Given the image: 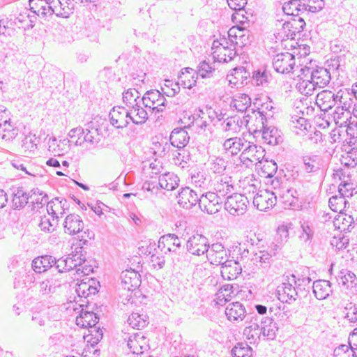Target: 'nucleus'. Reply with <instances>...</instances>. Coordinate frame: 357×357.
Wrapping results in <instances>:
<instances>
[{"label":"nucleus","instance_id":"f257e3e1","mask_svg":"<svg viewBox=\"0 0 357 357\" xmlns=\"http://www.w3.org/2000/svg\"><path fill=\"white\" fill-rule=\"evenodd\" d=\"M299 82L296 86L301 93L311 95L314 87L323 88L329 84L331 77L330 71L324 67L305 66L297 74Z\"/></svg>","mask_w":357,"mask_h":357},{"label":"nucleus","instance_id":"f03ea898","mask_svg":"<svg viewBox=\"0 0 357 357\" xmlns=\"http://www.w3.org/2000/svg\"><path fill=\"white\" fill-rule=\"evenodd\" d=\"M30 10L33 14L46 20L55 14L58 17L61 0H29Z\"/></svg>","mask_w":357,"mask_h":357},{"label":"nucleus","instance_id":"7ed1b4c3","mask_svg":"<svg viewBox=\"0 0 357 357\" xmlns=\"http://www.w3.org/2000/svg\"><path fill=\"white\" fill-rule=\"evenodd\" d=\"M144 106L150 109L152 113L163 112L167 107V100L158 90L146 91L142 98Z\"/></svg>","mask_w":357,"mask_h":357},{"label":"nucleus","instance_id":"20e7f679","mask_svg":"<svg viewBox=\"0 0 357 357\" xmlns=\"http://www.w3.org/2000/svg\"><path fill=\"white\" fill-rule=\"evenodd\" d=\"M273 67L276 72L282 74L295 73L301 66H296L295 56L289 52L278 54L273 59Z\"/></svg>","mask_w":357,"mask_h":357},{"label":"nucleus","instance_id":"39448f33","mask_svg":"<svg viewBox=\"0 0 357 357\" xmlns=\"http://www.w3.org/2000/svg\"><path fill=\"white\" fill-rule=\"evenodd\" d=\"M248 203V199L245 195L234 193L227 197L225 208L229 214L238 216L246 212Z\"/></svg>","mask_w":357,"mask_h":357},{"label":"nucleus","instance_id":"423d86ee","mask_svg":"<svg viewBox=\"0 0 357 357\" xmlns=\"http://www.w3.org/2000/svg\"><path fill=\"white\" fill-rule=\"evenodd\" d=\"M278 299L283 302L291 304L301 296L299 290L291 282L290 277H287L282 283L277 288Z\"/></svg>","mask_w":357,"mask_h":357},{"label":"nucleus","instance_id":"0eeeda50","mask_svg":"<svg viewBox=\"0 0 357 357\" xmlns=\"http://www.w3.org/2000/svg\"><path fill=\"white\" fill-rule=\"evenodd\" d=\"M225 38L222 42L214 41L213 43L212 53L213 59L218 62L227 63L231 61L236 55L235 47H229Z\"/></svg>","mask_w":357,"mask_h":357},{"label":"nucleus","instance_id":"6e6552de","mask_svg":"<svg viewBox=\"0 0 357 357\" xmlns=\"http://www.w3.org/2000/svg\"><path fill=\"white\" fill-rule=\"evenodd\" d=\"M222 204V198H220L215 192H208L199 197V206L202 211L208 214H215L218 212Z\"/></svg>","mask_w":357,"mask_h":357},{"label":"nucleus","instance_id":"1a4fd4ad","mask_svg":"<svg viewBox=\"0 0 357 357\" xmlns=\"http://www.w3.org/2000/svg\"><path fill=\"white\" fill-rule=\"evenodd\" d=\"M206 255L208 261L211 264L222 266L229 260L230 250L226 249L222 243H215L209 246Z\"/></svg>","mask_w":357,"mask_h":357},{"label":"nucleus","instance_id":"9d476101","mask_svg":"<svg viewBox=\"0 0 357 357\" xmlns=\"http://www.w3.org/2000/svg\"><path fill=\"white\" fill-rule=\"evenodd\" d=\"M61 284V281L56 276L47 278L40 281L34 288L35 297L40 299L56 291V289Z\"/></svg>","mask_w":357,"mask_h":357},{"label":"nucleus","instance_id":"9b49d317","mask_svg":"<svg viewBox=\"0 0 357 357\" xmlns=\"http://www.w3.org/2000/svg\"><path fill=\"white\" fill-rule=\"evenodd\" d=\"M126 341L130 352L137 356H145L144 352L149 349L148 340L141 332L130 335Z\"/></svg>","mask_w":357,"mask_h":357},{"label":"nucleus","instance_id":"f8f14e48","mask_svg":"<svg viewBox=\"0 0 357 357\" xmlns=\"http://www.w3.org/2000/svg\"><path fill=\"white\" fill-rule=\"evenodd\" d=\"M248 326L243 330V335L250 344H255L260 340V316L257 314H249L247 317Z\"/></svg>","mask_w":357,"mask_h":357},{"label":"nucleus","instance_id":"ddd939ff","mask_svg":"<svg viewBox=\"0 0 357 357\" xmlns=\"http://www.w3.org/2000/svg\"><path fill=\"white\" fill-rule=\"evenodd\" d=\"M227 34L231 46L243 47L250 42L249 32L245 26L235 25L229 29Z\"/></svg>","mask_w":357,"mask_h":357},{"label":"nucleus","instance_id":"4468645a","mask_svg":"<svg viewBox=\"0 0 357 357\" xmlns=\"http://www.w3.org/2000/svg\"><path fill=\"white\" fill-rule=\"evenodd\" d=\"M129 114L128 109L124 107H114L109 114L111 124L116 128L127 127L130 122H132Z\"/></svg>","mask_w":357,"mask_h":357},{"label":"nucleus","instance_id":"2eb2a0df","mask_svg":"<svg viewBox=\"0 0 357 357\" xmlns=\"http://www.w3.org/2000/svg\"><path fill=\"white\" fill-rule=\"evenodd\" d=\"M277 197L275 194L267 190H259L253 198L254 206L261 211H266L276 203Z\"/></svg>","mask_w":357,"mask_h":357},{"label":"nucleus","instance_id":"dca6fc26","mask_svg":"<svg viewBox=\"0 0 357 357\" xmlns=\"http://www.w3.org/2000/svg\"><path fill=\"white\" fill-rule=\"evenodd\" d=\"M209 246L208 239L201 234L193 235L186 243L187 250L192 255L198 256L206 254Z\"/></svg>","mask_w":357,"mask_h":357},{"label":"nucleus","instance_id":"f3484780","mask_svg":"<svg viewBox=\"0 0 357 357\" xmlns=\"http://www.w3.org/2000/svg\"><path fill=\"white\" fill-rule=\"evenodd\" d=\"M249 116H245L243 118L238 115L229 116L223 120L221 123L222 130L229 132L231 135L238 133L242 127L246 126L249 122Z\"/></svg>","mask_w":357,"mask_h":357},{"label":"nucleus","instance_id":"a211bd4d","mask_svg":"<svg viewBox=\"0 0 357 357\" xmlns=\"http://www.w3.org/2000/svg\"><path fill=\"white\" fill-rule=\"evenodd\" d=\"M264 156V149L261 146H257L252 143L248 142V145L245 146L243 150L240 159L245 163L246 161L251 163H257L261 162Z\"/></svg>","mask_w":357,"mask_h":357},{"label":"nucleus","instance_id":"6ab92c4d","mask_svg":"<svg viewBox=\"0 0 357 357\" xmlns=\"http://www.w3.org/2000/svg\"><path fill=\"white\" fill-rule=\"evenodd\" d=\"M140 275L134 270H126L121 274V286L124 290L133 291L141 284Z\"/></svg>","mask_w":357,"mask_h":357},{"label":"nucleus","instance_id":"aec40b11","mask_svg":"<svg viewBox=\"0 0 357 357\" xmlns=\"http://www.w3.org/2000/svg\"><path fill=\"white\" fill-rule=\"evenodd\" d=\"M199 199L197 193L188 187L183 188L177 196L178 204L186 209L191 208L197 203L199 204Z\"/></svg>","mask_w":357,"mask_h":357},{"label":"nucleus","instance_id":"412c9836","mask_svg":"<svg viewBox=\"0 0 357 357\" xmlns=\"http://www.w3.org/2000/svg\"><path fill=\"white\" fill-rule=\"evenodd\" d=\"M336 92L324 89L317 95L316 104L321 111L328 112L336 105Z\"/></svg>","mask_w":357,"mask_h":357},{"label":"nucleus","instance_id":"4be33fe9","mask_svg":"<svg viewBox=\"0 0 357 357\" xmlns=\"http://www.w3.org/2000/svg\"><path fill=\"white\" fill-rule=\"evenodd\" d=\"M63 227L66 234L75 235L83 230L84 222L79 215L72 213L66 217Z\"/></svg>","mask_w":357,"mask_h":357},{"label":"nucleus","instance_id":"5701e85b","mask_svg":"<svg viewBox=\"0 0 357 357\" xmlns=\"http://www.w3.org/2000/svg\"><path fill=\"white\" fill-rule=\"evenodd\" d=\"M241 266L234 259H229L221 266V275L225 280H232L236 279L241 274Z\"/></svg>","mask_w":357,"mask_h":357},{"label":"nucleus","instance_id":"b1692460","mask_svg":"<svg viewBox=\"0 0 357 357\" xmlns=\"http://www.w3.org/2000/svg\"><path fill=\"white\" fill-rule=\"evenodd\" d=\"M246 145L248 142L244 138L234 137L227 139L223 143V148L227 153L235 155L242 152Z\"/></svg>","mask_w":357,"mask_h":357},{"label":"nucleus","instance_id":"393cba45","mask_svg":"<svg viewBox=\"0 0 357 357\" xmlns=\"http://www.w3.org/2000/svg\"><path fill=\"white\" fill-rule=\"evenodd\" d=\"M303 169L307 173H315L319 171L324 165V160L318 155H307L302 158Z\"/></svg>","mask_w":357,"mask_h":357},{"label":"nucleus","instance_id":"a878e982","mask_svg":"<svg viewBox=\"0 0 357 357\" xmlns=\"http://www.w3.org/2000/svg\"><path fill=\"white\" fill-rule=\"evenodd\" d=\"M246 311L239 302L229 303L225 310V314L229 321H242L246 317Z\"/></svg>","mask_w":357,"mask_h":357},{"label":"nucleus","instance_id":"bb28decb","mask_svg":"<svg viewBox=\"0 0 357 357\" xmlns=\"http://www.w3.org/2000/svg\"><path fill=\"white\" fill-rule=\"evenodd\" d=\"M335 96V107L344 108V110H350L352 108L354 103V97L351 91L347 89H340L336 92Z\"/></svg>","mask_w":357,"mask_h":357},{"label":"nucleus","instance_id":"cd10ccee","mask_svg":"<svg viewBox=\"0 0 357 357\" xmlns=\"http://www.w3.org/2000/svg\"><path fill=\"white\" fill-rule=\"evenodd\" d=\"M260 331L261 335L269 340H273L278 331L277 324L269 317H260Z\"/></svg>","mask_w":357,"mask_h":357},{"label":"nucleus","instance_id":"c85d7f7f","mask_svg":"<svg viewBox=\"0 0 357 357\" xmlns=\"http://www.w3.org/2000/svg\"><path fill=\"white\" fill-rule=\"evenodd\" d=\"M53 261L54 257L50 255L38 257L31 262L32 270L36 273H44L53 266Z\"/></svg>","mask_w":357,"mask_h":357},{"label":"nucleus","instance_id":"c756f323","mask_svg":"<svg viewBox=\"0 0 357 357\" xmlns=\"http://www.w3.org/2000/svg\"><path fill=\"white\" fill-rule=\"evenodd\" d=\"M99 317L93 312L82 310L76 318V324L82 328H92L98 322Z\"/></svg>","mask_w":357,"mask_h":357},{"label":"nucleus","instance_id":"7c9ffc66","mask_svg":"<svg viewBox=\"0 0 357 357\" xmlns=\"http://www.w3.org/2000/svg\"><path fill=\"white\" fill-rule=\"evenodd\" d=\"M313 293L319 300L328 298L332 293L331 282L328 280H319L313 283Z\"/></svg>","mask_w":357,"mask_h":357},{"label":"nucleus","instance_id":"2f4dec72","mask_svg":"<svg viewBox=\"0 0 357 357\" xmlns=\"http://www.w3.org/2000/svg\"><path fill=\"white\" fill-rule=\"evenodd\" d=\"M189 139L187 131L183 129H174L169 137L171 145L179 150L188 143Z\"/></svg>","mask_w":357,"mask_h":357},{"label":"nucleus","instance_id":"473e14b6","mask_svg":"<svg viewBox=\"0 0 357 357\" xmlns=\"http://www.w3.org/2000/svg\"><path fill=\"white\" fill-rule=\"evenodd\" d=\"M334 225L341 231L350 232L355 228L356 223L351 215L341 213L335 218Z\"/></svg>","mask_w":357,"mask_h":357},{"label":"nucleus","instance_id":"72a5a7b5","mask_svg":"<svg viewBox=\"0 0 357 357\" xmlns=\"http://www.w3.org/2000/svg\"><path fill=\"white\" fill-rule=\"evenodd\" d=\"M29 193L24 191L22 187L13 188L12 204L14 209H21L28 203Z\"/></svg>","mask_w":357,"mask_h":357},{"label":"nucleus","instance_id":"f704fd0d","mask_svg":"<svg viewBox=\"0 0 357 357\" xmlns=\"http://www.w3.org/2000/svg\"><path fill=\"white\" fill-rule=\"evenodd\" d=\"M179 178L173 173H165L159 176L158 185L161 188L173 190L178 186Z\"/></svg>","mask_w":357,"mask_h":357},{"label":"nucleus","instance_id":"c9c22d12","mask_svg":"<svg viewBox=\"0 0 357 357\" xmlns=\"http://www.w3.org/2000/svg\"><path fill=\"white\" fill-rule=\"evenodd\" d=\"M347 184H344L342 186V185L339 187V193L340 196L335 195L333 196L329 199L328 201V205L331 210L333 211H340L341 212L342 210L346 206L347 201L345 199V190H344V188H345Z\"/></svg>","mask_w":357,"mask_h":357},{"label":"nucleus","instance_id":"e433bc0d","mask_svg":"<svg viewBox=\"0 0 357 357\" xmlns=\"http://www.w3.org/2000/svg\"><path fill=\"white\" fill-rule=\"evenodd\" d=\"M66 202V199L59 200V198H55L47 202V211L49 215H52L53 222H55V219L59 218V214L62 215L64 213V206Z\"/></svg>","mask_w":357,"mask_h":357},{"label":"nucleus","instance_id":"4c0bfd02","mask_svg":"<svg viewBox=\"0 0 357 357\" xmlns=\"http://www.w3.org/2000/svg\"><path fill=\"white\" fill-rule=\"evenodd\" d=\"M262 138L266 143L271 145H278L282 142L278 130L275 127H263Z\"/></svg>","mask_w":357,"mask_h":357},{"label":"nucleus","instance_id":"58836bf2","mask_svg":"<svg viewBox=\"0 0 357 357\" xmlns=\"http://www.w3.org/2000/svg\"><path fill=\"white\" fill-rule=\"evenodd\" d=\"M231 183L230 177H224L220 178L214 185V189L216 195L220 198L229 196L228 194L231 193L234 190V186Z\"/></svg>","mask_w":357,"mask_h":357},{"label":"nucleus","instance_id":"ea45409f","mask_svg":"<svg viewBox=\"0 0 357 357\" xmlns=\"http://www.w3.org/2000/svg\"><path fill=\"white\" fill-rule=\"evenodd\" d=\"M70 141L67 139L60 140L57 143L56 137H52L48 139V150L54 155H61L66 151Z\"/></svg>","mask_w":357,"mask_h":357},{"label":"nucleus","instance_id":"a19ab883","mask_svg":"<svg viewBox=\"0 0 357 357\" xmlns=\"http://www.w3.org/2000/svg\"><path fill=\"white\" fill-rule=\"evenodd\" d=\"M305 24L304 20L301 17L296 19H291V20L286 21L283 24L282 29L287 37H293L296 35V32L300 31V29H303Z\"/></svg>","mask_w":357,"mask_h":357},{"label":"nucleus","instance_id":"79ce46f5","mask_svg":"<svg viewBox=\"0 0 357 357\" xmlns=\"http://www.w3.org/2000/svg\"><path fill=\"white\" fill-rule=\"evenodd\" d=\"M251 105V98L245 93H238L234 96L231 102V107L238 112H245Z\"/></svg>","mask_w":357,"mask_h":357},{"label":"nucleus","instance_id":"37998d69","mask_svg":"<svg viewBox=\"0 0 357 357\" xmlns=\"http://www.w3.org/2000/svg\"><path fill=\"white\" fill-rule=\"evenodd\" d=\"M84 130L85 132L83 135V138L79 137V138L75 141L76 146H82L84 142H88L93 145L100 142V138L98 129L92 128L91 130H89L87 128L84 129Z\"/></svg>","mask_w":357,"mask_h":357},{"label":"nucleus","instance_id":"c03bdc74","mask_svg":"<svg viewBox=\"0 0 357 357\" xmlns=\"http://www.w3.org/2000/svg\"><path fill=\"white\" fill-rule=\"evenodd\" d=\"M35 16L30 15L28 11L20 13L17 17L14 20L15 26L19 29L28 30L34 26Z\"/></svg>","mask_w":357,"mask_h":357},{"label":"nucleus","instance_id":"a18cd8bd","mask_svg":"<svg viewBox=\"0 0 357 357\" xmlns=\"http://www.w3.org/2000/svg\"><path fill=\"white\" fill-rule=\"evenodd\" d=\"M234 293L231 284L223 285L216 293L215 301L217 305H223L230 301L231 294Z\"/></svg>","mask_w":357,"mask_h":357},{"label":"nucleus","instance_id":"49530a36","mask_svg":"<svg viewBox=\"0 0 357 357\" xmlns=\"http://www.w3.org/2000/svg\"><path fill=\"white\" fill-rule=\"evenodd\" d=\"M128 323L132 328L140 329L148 324V317L144 313L133 312L129 316Z\"/></svg>","mask_w":357,"mask_h":357},{"label":"nucleus","instance_id":"de8ad7c7","mask_svg":"<svg viewBox=\"0 0 357 357\" xmlns=\"http://www.w3.org/2000/svg\"><path fill=\"white\" fill-rule=\"evenodd\" d=\"M338 283L347 287H353L356 284V275L347 269H343L340 271L337 278Z\"/></svg>","mask_w":357,"mask_h":357},{"label":"nucleus","instance_id":"09e8293b","mask_svg":"<svg viewBox=\"0 0 357 357\" xmlns=\"http://www.w3.org/2000/svg\"><path fill=\"white\" fill-rule=\"evenodd\" d=\"M17 130L10 124V121H4L0 124V138L3 140L9 141L16 137Z\"/></svg>","mask_w":357,"mask_h":357},{"label":"nucleus","instance_id":"8fccbe9b","mask_svg":"<svg viewBox=\"0 0 357 357\" xmlns=\"http://www.w3.org/2000/svg\"><path fill=\"white\" fill-rule=\"evenodd\" d=\"M351 119V111L344 110V108L335 107L333 112V119L336 125L347 126L349 119Z\"/></svg>","mask_w":357,"mask_h":357},{"label":"nucleus","instance_id":"3c124183","mask_svg":"<svg viewBox=\"0 0 357 357\" xmlns=\"http://www.w3.org/2000/svg\"><path fill=\"white\" fill-rule=\"evenodd\" d=\"M123 101L127 107H132L139 104L142 99L139 98V93L135 89H129L123 93Z\"/></svg>","mask_w":357,"mask_h":357},{"label":"nucleus","instance_id":"603ef678","mask_svg":"<svg viewBox=\"0 0 357 357\" xmlns=\"http://www.w3.org/2000/svg\"><path fill=\"white\" fill-rule=\"evenodd\" d=\"M227 162L222 158L211 156L209 159V168L215 174H222L226 169Z\"/></svg>","mask_w":357,"mask_h":357},{"label":"nucleus","instance_id":"864d4df0","mask_svg":"<svg viewBox=\"0 0 357 357\" xmlns=\"http://www.w3.org/2000/svg\"><path fill=\"white\" fill-rule=\"evenodd\" d=\"M133 112H135V116L131 117L132 122L136 125H142L148 119V112L142 108L139 103L132 106Z\"/></svg>","mask_w":357,"mask_h":357},{"label":"nucleus","instance_id":"5fc2aeb1","mask_svg":"<svg viewBox=\"0 0 357 357\" xmlns=\"http://www.w3.org/2000/svg\"><path fill=\"white\" fill-rule=\"evenodd\" d=\"M290 278L291 279V282H294V284L296 287L297 289L299 290L301 295L305 294L308 291L306 290L305 288H310L311 279L309 277H303L296 280L295 275H291Z\"/></svg>","mask_w":357,"mask_h":357},{"label":"nucleus","instance_id":"6e6d98bb","mask_svg":"<svg viewBox=\"0 0 357 357\" xmlns=\"http://www.w3.org/2000/svg\"><path fill=\"white\" fill-rule=\"evenodd\" d=\"M36 137L35 135H28L22 142V149L24 153L33 152L37 148Z\"/></svg>","mask_w":357,"mask_h":357},{"label":"nucleus","instance_id":"4d7b16f0","mask_svg":"<svg viewBox=\"0 0 357 357\" xmlns=\"http://www.w3.org/2000/svg\"><path fill=\"white\" fill-rule=\"evenodd\" d=\"M354 347L353 346L342 344L335 349L334 356L335 357H351V355H352L353 357H356V356L354 351Z\"/></svg>","mask_w":357,"mask_h":357},{"label":"nucleus","instance_id":"13d9d810","mask_svg":"<svg viewBox=\"0 0 357 357\" xmlns=\"http://www.w3.org/2000/svg\"><path fill=\"white\" fill-rule=\"evenodd\" d=\"M172 146L167 142H158L154 144L152 148L155 155L160 157H164L172 151Z\"/></svg>","mask_w":357,"mask_h":357},{"label":"nucleus","instance_id":"bf43d9fd","mask_svg":"<svg viewBox=\"0 0 357 357\" xmlns=\"http://www.w3.org/2000/svg\"><path fill=\"white\" fill-rule=\"evenodd\" d=\"M72 0H61V11H59L58 17H68L69 15L73 13L74 6L72 3Z\"/></svg>","mask_w":357,"mask_h":357},{"label":"nucleus","instance_id":"052dcab7","mask_svg":"<svg viewBox=\"0 0 357 357\" xmlns=\"http://www.w3.org/2000/svg\"><path fill=\"white\" fill-rule=\"evenodd\" d=\"M233 357H251L252 349L248 345L243 346V344H238V346L234 347L231 350Z\"/></svg>","mask_w":357,"mask_h":357},{"label":"nucleus","instance_id":"680f3d73","mask_svg":"<svg viewBox=\"0 0 357 357\" xmlns=\"http://www.w3.org/2000/svg\"><path fill=\"white\" fill-rule=\"evenodd\" d=\"M246 12L244 8H241L240 10H235L231 15V20L234 23H236V25L240 26H245L244 25L248 23V17L245 16Z\"/></svg>","mask_w":357,"mask_h":357},{"label":"nucleus","instance_id":"e2e57ef3","mask_svg":"<svg viewBox=\"0 0 357 357\" xmlns=\"http://www.w3.org/2000/svg\"><path fill=\"white\" fill-rule=\"evenodd\" d=\"M36 280V275L32 271L29 270L26 273L23 279V284L25 287H27L29 294L33 295L34 293V287H32L31 284L35 283Z\"/></svg>","mask_w":357,"mask_h":357},{"label":"nucleus","instance_id":"0e129e2a","mask_svg":"<svg viewBox=\"0 0 357 357\" xmlns=\"http://www.w3.org/2000/svg\"><path fill=\"white\" fill-rule=\"evenodd\" d=\"M297 0H290L284 3L282 6L283 12L287 15L297 16L299 9L298 8Z\"/></svg>","mask_w":357,"mask_h":357},{"label":"nucleus","instance_id":"69168bd1","mask_svg":"<svg viewBox=\"0 0 357 357\" xmlns=\"http://www.w3.org/2000/svg\"><path fill=\"white\" fill-rule=\"evenodd\" d=\"M289 238V228L287 225H282L278 227L275 241L280 244H284Z\"/></svg>","mask_w":357,"mask_h":357},{"label":"nucleus","instance_id":"338daca9","mask_svg":"<svg viewBox=\"0 0 357 357\" xmlns=\"http://www.w3.org/2000/svg\"><path fill=\"white\" fill-rule=\"evenodd\" d=\"M214 70V67H212L208 63L203 61L199 64L197 73L202 78H205L209 77L210 74Z\"/></svg>","mask_w":357,"mask_h":357},{"label":"nucleus","instance_id":"774afa93","mask_svg":"<svg viewBox=\"0 0 357 357\" xmlns=\"http://www.w3.org/2000/svg\"><path fill=\"white\" fill-rule=\"evenodd\" d=\"M344 317L348 319L351 322L357 321V305L356 304L349 303L345 307Z\"/></svg>","mask_w":357,"mask_h":357}]
</instances>
